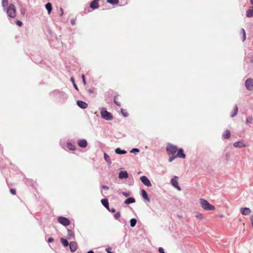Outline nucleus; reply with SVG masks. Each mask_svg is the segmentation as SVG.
Listing matches in <instances>:
<instances>
[{"label":"nucleus","mask_w":253,"mask_h":253,"mask_svg":"<svg viewBox=\"0 0 253 253\" xmlns=\"http://www.w3.org/2000/svg\"><path fill=\"white\" fill-rule=\"evenodd\" d=\"M86 253H94V252L92 250H90Z\"/></svg>","instance_id":"4d7b16f0"},{"label":"nucleus","mask_w":253,"mask_h":253,"mask_svg":"<svg viewBox=\"0 0 253 253\" xmlns=\"http://www.w3.org/2000/svg\"><path fill=\"white\" fill-rule=\"evenodd\" d=\"M128 176V174L126 170L121 171L119 173V178L121 179L127 178Z\"/></svg>","instance_id":"ddd939ff"},{"label":"nucleus","mask_w":253,"mask_h":253,"mask_svg":"<svg viewBox=\"0 0 253 253\" xmlns=\"http://www.w3.org/2000/svg\"><path fill=\"white\" fill-rule=\"evenodd\" d=\"M139 151H140V150L138 148H132L130 151V152L131 153H138Z\"/></svg>","instance_id":"e433bc0d"},{"label":"nucleus","mask_w":253,"mask_h":253,"mask_svg":"<svg viewBox=\"0 0 253 253\" xmlns=\"http://www.w3.org/2000/svg\"><path fill=\"white\" fill-rule=\"evenodd\" d=\"M240 212L244 215H248L251 213V210L248 208H241L240 209Z\"/></svg>","instance_id":"9b49d317"},{"label":"nucleus","mask_w":253,"mask_h":253,"mask_svg":"<svg viewBox=\"0 0 253 253\" xmlns=\"http://www.w3.org/2000/svg\"><path fill=\"white\" fill-rule=\"evenodd\" d=\"M176 158H177L176 156L170 157L169 159V163L172 162Z\"/></svg>","instance_id":"a19ab883"},{"label":"nucleus","mask_w":253,"mask_h":253,"mask_svg":"<svg viewBox=\"0 0 253 253\" xmlns=\"http://www.w3.org/2000/svg\"><path fill=\"white\" fill-rule=\"evenodd\" d=\"M135 202V199L133 197H129L125 201L124 203L126 205H129Z\"/></svg>","instance_id":"4be33fe9"},{"label":"nucleus","mask_w":253,"mask_h":253,"mask_svg":"<svg viewBox=\"0 0 253 253\" xmlns=\"http://www.w3.org/2000/svg\"><path fill=\"white\" fill-rule=\"evenodd\" d=\"M70 250L72 253L75 252L77 250V243L76 242H71L69 244Z\"/></svg>","instance_id":"9d476101"},{"label":"nucleus","mask_w":253,"mask_h":253,"mask_svg":"<svg viewBox=\"0 0 253 253\" xmlns=\"http://www.w3.org/2000/svg\"><path fill=\"white\" fill-rule=\"evenodd\" d=\"M250 219H251V222H252V226L253 227V215H252L250 216Z\"/></svg>","instance_id":"5fc2aeb1"},{"label":"nucleus","mask_w":253,"mask_h":253,"mask_svg":"<svg viewBox=\"0 0 253 253\" xmlns=\"http://www.w3.org/2000/svg\"><path fill=\"white\" fill-rule=\"evenodd\" d=\"M158 251L160 253H165L164 249L162 247H159Z\"/></svg>","instance_id":"c03bdc74"},{"label":"nucleus","mask_w":253,"mask_h":253,"mask_svg":"<svg viewBox=\"0 0 253 253\" xmlns=\"http://www.w3.org/2000/svg\"><path fill=\"white\" fill-rule=\"evenodd\" d=\"M245 86L249 91L253 90V80L249 78L245 82Z\"/></svg>","instance_id":"0eeeda50"},{"label":"nucleus","mask_w":253,"mask_h":253,"mask_svg":"<svg viewBox=\"0 0 253 253\" xmlns=\"http://www.w3.org/2000/svg\"><path fill=\"white\" fill-rule=\"evenodd\" d=\"M67 147L70 150H75V147L74 145H73L71 143L68 142L67 144Z\"/></svg>","instance_id":"7c9ffc66"},{"label":"nucleus","mask_w":253,"mask_h":253,"mask_svg":"<svg viewBox=\"0 0 253 253\" xmlns=\"http://www.w3.org/2000/svg\"><path fill=\"white\" fill-rule=\"evenodd\" d=\"M101 202L103 206L108 210H110L108 201L107 199H103L101 200Z\"/></svg>","instance_id":"aec40b11"},{"label":"nucleus","mask_w":253,"mask_h":253,"mask_svg":"<svg viewBox=\"0 0 253 253\" xmlns=\"http://www.w3.org/2000/svg\"><path fill=\"white\" fill-rule=\"evenodd\" d=\"M60 15L61 16L63 15V13H64L63 9L61 7L60 8Z\"/></svg>","instance_id":"603ef678"},{"label":"nucleus","mask_w":253,"mask_h":253,"mask_svg":"<svg viewBox=\"0 0 253 253\" xmlns=\"http://www.w3.org/2000/svg\"><path fill=\"white\" fill-rule=\"evenodd\" d=\"M78 145L80 147L85 148L87 146V141L84 139H82L78 140Z\"/></svg>","instance_id":"2eb2a0df"},{"label":"nucleus","mask_w":253,"mask_h":253,"mask_svg":"<svg viewBox=\"0 0 253 253\" xmlns=\"http://www.w3.org/2000/svg\"><path fill=\"white\" fill-rule=\"evenodd\" d=\"M60 241H61V242L63 246L64 247H66L68 246V245H69V242L67 239L63 238H61L60 239Z\"/></svg>","instance_id":"c85d7f7f"},{"label":"nucleus","mask_w":253,"mask_h":253,"mask_svg":"<svg viewBox=\"0 0 253 253\" xmlns=\"http://www.w3.org/2000/svg\"><path fill=\"white\" fill-rule=\"evenodd\" d=\"M121 217L120 212H117L114 214V218L116 219H118Z\"/></svg>","instance_id":"4c0bfd02"},{"label":"nucleus","mask_w":253,"mask_h":253,"mask_svg":"<svg viewBox=\"0 0 253 253\" xmlns=\"http://www.w3.org/2000/svg\"><path fill=\"white\" fill-rule=\"evenodd\" d=\"M57 221L64 226H67L70 224V220L64 216H59L57 218Z\"/></svg>","instance_id":"423d86ee"},{"label":"nucleus","mask_w":253,"mask_h":253,"mask_svg":"<svg viewBox=\"0 0 253 253\" xmlns=\"http://www.w3.org/2000/svg\"><path fill=\"white\" fill-rule=\"evenodd\" d=\"M178 177L174 175L173 177L170 180V183L173 187L177 189L178 190L181 191V188L178 185Z\"/></svg>","instance_id":"39448f33"},{"label":"nucleus","mask_w":253,"mask_h":253,"mask_svg":"<svg viewBox=\"0 0 253 253\" xmlns=\"http://www.w3.org/2000/svg\"><path fill=\"white\" fill-rule=\"evenodd\" d=\"M241 32V34H242V35H243L242 41H243V42H244L246 40V38L245 31L243 28H242Z\"/></svg>","instance_id":"72a5a7b5"},{"label":"nucleus","mask_w":253,"mask_h":253,"mask_svg":"<svg viewBox=\"0 0 253 253\" xmlns=\"http://www.w3.org/2000/svg\"><path fill=\"white\" fill-rule=\"evenodd\" d=\"M52 93H55L56 95H58L60 96H65V97H67V95L65 93H64L63 92H62V91H60L58 90H55L53 91L52 92Z\"/></svg>","instance_id":"393cba45"},{"label":"nucleus","mask_w":253,"mask_h":253,"mask_svg":"<svg viewBox=\"0 0 253 253\" xmlns=\"http://www.w3.org/2000/svg\"><path fill=\"white\" fill-rule=\"evenodd\" d=\"M115 152L116 154L119 155L125 154L126 153V151L125 150H122L120 148H117L115 150Z\"/></svg>","instance_id":"a878e982"},{"label":"nucleus","mask_w":253,"mask_h":253,"mask_svg":"<svg viewBox=\"0 0 253 253\" xmlns=\"http://www.w3.org/2000/svg\"><path fill=\"white\" fill-rule=\"evenodd\" d=\"M8 5V0H2V6L4 10H6V7Z\"/></svg>","instance_id":"2f4dec72"},{"label":"nucleus","mask_w":253,"mask_h":253,"mask_svg":"<svg viewBox=\"0 0 253 253\" xmlns=\"http://www.w3.org/2000/svg\"><path fill=\"white\" fill-rule=\"evenodd\" d=\"M10 192L12 195H15L16 194V190L15 189H10Z\"/></svg>","instance_id":"79ce46f5"},{"label":"nucleus","mask_w":253,"mask_h":253,"mask_svg":"<svg viewBox=\"0 0 253 253\" xmlns=\"http://www.w3.org/2000/svg\"><path fill=\"white\" fill-rule=\"evenodd\" d=\"M246 16L247 17H253V5L251 6L246 11Z\"/></svg>","instance_id":"6ab92c4d"},{"label":"nucleus","mask_w":253,"mask_h":253,"mask_svg":"<svg viewBox=\"0 0 253 253\" xmlns=\"http://www.w3.org/2000/svg\"><path fill=\"white\" fill-rule=\"evenodd\" d=\"M6 11L7 16L10 18H14L16 16V9L13 4H10L8 7L6 8V10H4Z\"/></svg>","instance_id":"f03ea898"},{"label":"nucleus","mask_w":253,"mask_h":253,"mask_svg":"<svg viewBox=\"0 0 253 253\" xmlns=\"http://www.w3.org/2000/svg\"><path fill=\"white\" fill-rule=\"evenodd\" d=\"M121 113L122 114V115H123V116H124L125 117H127L128 116V114L127 113V112H126V111L125 110H124V109H121Z\"/></svg>","instance_id":"c9c22d12"},{"label":"nucleus","mask_w":253,"mask_h":253,"mask_svg":"<svg viewBox=\"0 0 253 253\" xmlns=\"http://www.w3.org/2000/svg\"><path fill=\"white\" fill-rule=\"evenodd\" d=\"M99 0H93L90 4V7L93 9H96L98 8Z\"/></svg>","instance_id":"dca6fc26"},{"label":"nucleus","mask_w":253,"mask_h":253,"mask_svg":"<svg viewBox=\"0 0 253 253\" xmlns=\"http://www.w3.org/2000/svg\"><path fill=\"white\" fill-rule=\"evenodd\" d=\"M140 179L143 184L145 186L147 187H151L152 186V184L150 180L147 178V176L144 175L140 177Z\"/></svg>","instance_id":"6e6552de"},{"label":"nucleus","mask_w":253,"mask_h":253,"mask_svg":"<svg viewBox=\"0 0 253 253\" xmlns=\"http://www.w3.org/2000/svg\"><path fill=\"white\" fill-rule=\"evenodd\" d=\"M21 13H22V14H24V11H21Z\"/></svg>","instance_id":"e2e57ef3"},{"label":"nucleus","mask_w":253,"mask_h":253,"mask_svg":"<svg viewBox=\"0 0 253 253\" xmlns=\"http://www.w3.org/2000/svg\"><path fill=\"white\" fill-rule=\"evenodd\" d=\"M16 24H17V25H18V26H20V27L23 25L22 22L20 20H17L16 22Z\"/></svg>","instance_id":"37998d69"},{"label":"nucleus","mask_w":253,"mask_h":253,"mask_svg":"<svg viewBox=\"0 0 253 253\" xmlns=\"http://www.w3.org/2000/svg\"><path fill=\"white\" fill-rule=\"evenodd\" d=\"M177 153L176 155V157L179 158L184 159L186 157V155L184 153V151L183 149L180 148L178 150L177 149Z\"/></svg>","instance_id":"f8f14e48"},{"label":"nucleus","mask_w":253,"mask_h":253,"mask_svg":"<svg viewBox=\"0 0 253 253\" xmlns=\"http://www.w3.org/2000/svg\"><path fill=\"white\" fill-rule=\"evenodd\" d=\"M71 82H72V83H73L74 88H75L76 90H79L78 87V86H77V84H76V83H75V80H74V79L73 77H72V78H71Z\"/></svg>","instance_id":"f704fd0d"},{"label":"nucleus","mask_w":253,"mask_h":253,"mask_svg":"<svg viewBox=\"0 0 253 253\" xmlns=\"http://www.w3.org/2000/svg\"><path fill=\"white\" fill-rule=\"evenodd\" d=\"M253 123V117L252 115L249 116L246 118V124L248 126H250Z\"/></svg>","instance_id":"412c9836"},{"label":"nucleus","mask_w":253,"mask_h":253,"mask_svg":"<svg viewBox=\"0 0 253 253\" xmlns=\"http://www.w3.org/2000/svg\"><path fill=\"white\" fill-rule=\"evenodd\" d=\"M78 106L82 109H85L87 107V104L82 100H78L77 102Z\"/></svg>","instance_id":"4468645a"},{"label":"nucleus","mask_w":253,"mask_h":253,"mask_svg":"<svg viewBox=\"0 0 253 253\" xmlns=\"http://www.w3.org/2000/svg\"><path fill=\"white\" fill-rule=\"evenodd\" d=\"M233 146L235 148L246 147L247 145L243 141H239L233 143Z\"/></svg>","instance_id":"1a4fd4ad"},{"label":"nucleus","mask_w":253,"mask_h":253,"mask_svg":"<svg viewBox=\"0 0 253 253\" xmlns=\"http://www.w3.org/2000/svg\"><path fill=\"white\" fill-rule=\"evenodd\" d=\"M107 2L112 5H115L119 3V0H107Z\"/></svg>","instance_id":"473e14b6"},{"label":"nucleus","mask_w":253,"mask_h":253,"mask_svg":"<svg viewBox=\"0 0 253 253\" xmlns=\"http://www.w3.org/2000/svg\"><path fill=\"white\" fill-rule=\"evenodd\" d=\"M108 211L111 212H115L116 211V209L114 208H112L110 209V210Z\"/></svg>","instance_id":"3c124183"},{"label":"nucleus","mask_w":253,"mask_h":253,"mask_svg":"<svg viewBox=\"0 0 253 253\" xmlns=\"http://www.w3.org/2000/svg\"><path fill=\"white\" fill-rule=\"evenodd\" d=\"M100 114L101 117L106 121H111L113 119L111 113L108 112L105 108H102Z\"/></svg>","instance_id":"7ed1b4c3"},{"label":"nucleus","mask_w":253,"mask_h":253,"mask_svg":"<svg viewBox=\"0 0 253 253\" xmlns=\"http://www.w3.org/2000/svg\"><path fill=\"white\" fill-rule=\"evenodd\" d=\"M68 234L67 235V238L69 240L74 239L75 234L73 231L70 229H67Z\"/></svg>","instance_id":"a211bd4d"},{"label":"nucleus","mask_w":253,"mask_h":253,"mask_svg":"<svg viewBox=\"0 0 253 253\" xmlns=\"http://www.w3.org/2000/svg\"><path fill=\"white\" fill-rule=\"evenodd\" d=\"M196 217L198 218H202V215L201 214V213H197L196 215H195Z\"/></svg>","instance_id":"09e8293b"},{"label":"nucleus","mask_w":253,"mask_h":253,"mask_svg":"<svg viewBox=\"0 0 253 253\" xmlns=\"http://www.w3.org/2000/svg\"><path fill=\"white\" fill-rule=\"evenodd\" d=\"M250 1L251 4L253 5V0H250Z\"/></svg>","instance_id":"052dcab7"},{"label":"nucleus","mask_w":253,"mask_h":253,"mask_svg":"<svg viewBox=\"0 0 253 253\" xmlns=\"http://www.w3.org/2000/svg\"><path fill=\"white\" fill-rule=\"evenodd\" d=\"M111 249H112V248H111L109 247V248H106V249H105V251H106V252L107 253H110V252H111Z\"/></svg>","instance_id":"8fccbe9b"},{"label":"nucleus","mask_w":253,"mask_h":253,"mask_svg":"<svg viewBox=\"0 0 253 253\" xmlns=\"http://www.w3.org/2000/svg\"><path fill=\"white\" fill-rule=\"evenodd\" d=\"M82 81H83L84 84L85 85L86 84V82H85V77L84 74H83L82 75Z\"/></svg>","instance_id":"a18cd8bd"},{"label":"nucleus","mask_w":253,"mask_h":253,"mask_svg":"<svg viewBox=\"0 0 253 253\" xmlns=\"http://www.w3.org/2000/svg\"><path fill=\"white\" fill-rule=\"evenodd\" d=\"M128 1V0H125V3H124V4H126L127 3V1Z\"/></svg>","instance_id":"680f3d73"},{"label":"nucleus","mask_w":253,"mask_h":253,"mask_svg":"<svg viewBox=\"0 0 253 253\" xmlns=\"http://www.w3.org/2000/svg\"><path fill=\"white\" fill-rule=\"evenodd\" d=\"M88 91L90 93H93V91L91 89H88Z\"/></svg>","instance_id":"13d9d810"},{"label":"nucleus","mask_w":253,"mask_h":253,"mask_svg":"<svg viewBox=\"0 0 253 253\" xmlns=\"http://www.w3.org/2000/svg\"><path fill=\"white\" fill-rule=\"evenodd\" d=\"M141 196L143 197V198L147 201V202H149L150 201V199L149 197L148 196V194L147 192L144 190V189H142L141 191Z\"/></svg>","instance_id":"f3484780"},{"label":"nucleus","mask_w":253,"mask_h":253,"mask_svg":"<svg viewBox=\"0 0 253 253\" xmlns=\"http://www.w3.org/2000/svg\"><path fill=\"white\" fill-rule=\"evenodd\" d=\"M54 241V239L52 237H49L47 240V242L49 243H52Z\"/></svg>","instance_id":"49530a36"},{"label":"nucleus","mask_w":253,"mask_h":253,"mask_svg":"<svg viewBox=\"0 0 253 253\" xmlns=\"http://www.w3.org/2000/svg\"><path fill=\"white\" fill-rule=\"evenodd\" d=\"M200 204L202 208L206 211H214L215 209L214 206L211 205L208 201L204 199H200Z\"/></svg>","instance_id":"f257e3e1"},{"label":"nucleus","mask_w":253,"mask_h":253,"mask_svg":"<svg viewBox=\"0 0 253 253\" xmlns=\"http://www.w3.org/2000/svg\"><path fill=\"white\" fill-rule=\"evenodd\" d=\"M136 223H137V220L134 218H131L130 220V226L131 227H134L136 225Z\"/></svg>","instance_id":"c756f323"},{"label":"nucleus","mask_w":253,"mask_h":253,"mask_svg":"<svg viewBox=\"0 0 253 253\" xmlns=\"http://www.w3.org/2000/svg\"><path fill=\"white\" fill-rule=\"evenodd\" d=\"M251 62L253 63V56H252L251 58Z\"/></svg>","instance_id":"bf43d9fd"},{"label":"nucleus","mask_w":253,"mask_h":253,"mask_svg":"<svg viewBox=\"0 0 253 253\" xmlns=\"http://www.w3.org/2000/svg\"><path fill=\"white\" fill-rule=\"evenodd\" d=\"M102 188L106 190H108L109 189V187L105 185H103L102 186Z\"/></svg>","instance_id":"864d4df0"},{"label":"nucleus","mask_w":253,"mask_h":253,"mask_svg":"<svg viewBox=\"0 0 253 253\" xmlns=\"http://www.w3.org/2000/svg\"><path fill=\"white\" fill-rule=\"evenodd\" d=\"M229 159V155L227 154L226 155V159L227 161H228Z\"/></svg>","instance_id":"6e6d98bb"},{"label":"nucleus","mask_w":253,"mask_h":253,"mask_svg":"<svg viewBox=\"0 0 253 253\" xmlns=\"http://www.w3.org/2000/svg\"><path fill=\"white\" fill-rule=\"evenodd\" d=\"M238 112V108L237 105L235 104L234 105V112L232 114H231V117L233 118V117H235L237 115Z\"/></svg>","instance_id":"bb28decb"},{"label":"nucleus","mask_w":253,"mask_h":253,"mask_svg":"<svg viewBox=\"0 0 253 253\" xmlns=\"http://www.w3.org/2000/svg\"><path fill=\"white\" fill-rule=\"evenodd\" d=\"M167 151L169 154L174 155L177 151V147L170 143H168L166 148Z\"/></svg>","instance_id":"20e7f679"},{"label":"nucleus","mask_w":253,"mask_h":253,"mask_svg":"<svg viewBox=\"0 0 253 253\" xmlns=\"http://www.w3.org/2000/svg\"><path fill=\"white\" fill-rule=\"evenodd\" d=\"M104 160L107 162L108 165H111L112 162L111 161L109 156L106 153H104Z\"/></svg>","instance_id":"cd10ccee"},{"label":"nucleus","mask_w":253,"mask_h":253,"mask_svg":"<svg viewBox=\"0 0 253 253\" xmlns=\"http://www.w3.org/2000/svg\"><path fill=\"white\" fill-rule=\"evenodd\" d=\"M122 195L125 196L126 197H128L130 196V193L129 192H123L122 193Z\"/></svg>","instance_id":"58836bf2"},{"label":"nucleus","mask_w":253,"mask_h":253,"mask_svg":"<svg viewBox=\"0 0 253 253\" xmlns=\"http://www.w3.org/2000/svg\"><path fill=\"white\" fill-rule=\"evenodd\" d=\"M114 102L115 104H116L117 106H121V104L120 102L118 101L117 100H116V96L114 98Z\"/></svg>","instance_id":"ea45409f"},{"label":"nucleus","mask_w":253,"mask_h":253,"mask_svg":"<svg viewBox=\"0 0 253 253\" xmlns=\"http://www.w3.org/2000/svg\"><path fill=\"white\" fill-rule=\"evenodd\" d=\"M230 131L228 129H226L222 134V137L224 139H229L230 137Z\"/></svg>","instance_id":"5701e85b"},{"label":"nucleus","mask_w":253,"mask_h":253,"mask_svg":"<svg viewBox=\"0 0 253 253\" xmlns=\"http://www.w3.org/2000/svg\"><path fill=\"white\" fill-rule=\"evenodd\" d=\"M45 7L47 11L48 14H50L52 10V4L50 2H47L45 5Z\"/></svg>","instance_id":"b1692460"},{"label":"nucleus","mask_w":253,"mask_h":253,"mask_svg":"<svg viewBox=\"0 0 253 253\" xmlns=\"http://www.w3.org/2000/svg\"><path fill=\"white\" fill-rule=\"evenodd\" d=\"M71 24L72 25H75V24H76V20L74 18H72L71 19Z\"/></svg>","instance_id":"de8ad7c7"}]
</instances>
